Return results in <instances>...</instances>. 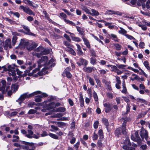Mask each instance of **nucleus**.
<instances>
[{
  "mask_svg": "<svg viewBox=\"0 0 150 150\" xmlns=\"http://www.w3.org/2000/svg\"><path fill=\"white\" fill-rule=\"evenodd\" d=\"M99 123V122L97 120L94 122L93 124V127L95 129H97L98 127Z\"/></svg>",
  "mask_w": 150,
  "mask_h": 150,
  "instance_id": "obj_60",
  "label": "nucleus"
},
{
  "mask_svg": "<svg viewBox=\"0 0 150 150\" xmlns=\"http://www.w3.org/2000/svg\"><path fill=\"white\" fill-rule=\"evenodd\" d=\"M22 26L24 29L26 31V34L33 36H35V34L30 32V30L27 26L23 25Z\"/></svg>",
  "mask_w": 150,
  "mask_h": 150,
  "instance_id": "obj_20",
  "label": "nucleus"
},
{
  "mask_svg": "<svg viewBox=\"0 0 150 150\" xmlns=\"http://www.w3.org/2000/svg\"><path fill=\"white\" fill-rule=\"evenodd\" d=\"M105 86L107 89L109 90L110 91L111 90V87L110 82L106 81L105 83Z\"/></svg>",
  "mask_w": 150,
  "mask_h": 150,
  "instance_id": "obj_29",
  "label": "nucleus"
},
{
  "mask_svg": "<svg viewBox=\"0 0 150 150\" xmlns=\"http://www.w3.org/2000/svg\"><path fill=\"white\" fill-rule=\"evenodd\" d=\"M51 127L52 129H50V131L52 132H56L57 131H59V129L58 127L54 125H51Z\"/></svg>",
  "mask_w": 150,
  "mask_h": 150,
  "instance_id": "obj_31",
  "label": "nucleus"
},
{
  "mask_svg": "<svg viewBox=\"0 0 150 150\" xmlns=\"http://www.w3.org/2000/svg\"><path fill=\"white\" fill-rule=\"evenodd\" d=\"M87 78L88 79L89 83L91 84L93 86L94 85V82L93 79L90 77L89 76H87Z\"/></svg>",
  "mask_w": 150,
  "mask_h": 150,
  "instance_id": "obj_39",
  "label": "nucleus"
},
{
  "mask_svg": "<svg viewBox=\"0 0 150 150\" xmlns=\"http://www.w3.org/2000/svg\"><path fill=\"white\" fill-rule=\"evenodd\" d=\"M20 9L22 10L23 11L30 15H35V13L28 6H24L21 5L20 6Z\"/></svg>",
  "mask_w": 150,
  "mask_h": 150,
  "instance_id": "obj_7",
  "label": "nucleus"
},
{
  "mask_svg": "<svg viewBox=\"0 0 150 150\" xmlns=\"http://www.w3.org/2000/svg\"><path fill=\"white\" fill-rule=\"evenodd\" d=\"M80 62H81L82 65H84L85 66H86L88 63V62L87 60L81 58L80 59Z\"/></svg>",
  "mask_w": 150,
  "mask_h": 150,
  "instance_id": "obj_36",
  "label": "nucleus"
},
{
  "mask_svg": "<svg viewBox=\"0 0 150 150\" xmlns=\"http://www.w3.org/2000/svg\"><path fill=\"white\" fill-rule=\"evenodd\" d=\"M12 34L13 35L12 38V45H14L17 39V36L19 35V34L15 32L12 31Z\"/></svg>",
  "mask_w": 150,
  "mask_h": 150,
  "instance_id": "obj_12",
  "label": "nucleus"
},
{
  "mask_svg": "<svg viewBox=\"0 0 150 150\" xmlns=\"http://www.w3.org/2000/svg\"><path fill=\"white\" fill-rule=\"evenodd\" d=\"M121 132L122 133V127H119L117 128L115 132V135H116L117 137H119V135H120Z\"/></svg>",
  "mask_w": 150,
  "mask_h": 150,
  "instance_id": "obj_26",
  "label": "nucleus"
},
{
  "mask_svg": "<svg viewBox=\"0 0 150 150\" xmlns=\"http://www.w3.org/2000/svg\"><path fill=\"white\" fill-rule=\"evenodd\" d=\"M15 69L13 67H12L11 65H8L7 67V69L9 71H11L12 73L11 75L13 76H15L16 75L15 73Z\"/></svg>",
  "mask_w": 150,
  "mask_h": 150,
  "instance_id": "obj_21",
  "label": "nucleus"
},
{
  "mask_svg": "<svg viewBox=\"0 0 150 150\" xmlns=\"http://www.w3.org/2000/svg\"><path fill=\"white\" fill-rule=\"evenodd\" d=\"M130 119L129 118L126 117L125 118H122V120L123 121L122 124V134L124 135H125L126 134V123L128 122L129 121Z\"/></svg>",
  "mask_w": 150,
  "mask_h": 150,
  "instance_id": "obj_9",
  "label": "nucleus"
},
{
  "mask_svg": "<svg viewBox=\"0 0 150 150\" xmlns=\"http://www.w3.org/2000/svg\"><path fill=\"white\" fill-rule=\"evenodd\" d=\"M79 100L80 106L81 107H82L84 106V101L83 97V95L81 93H80L79 94Z\"/></svg>",
  "mask_w": 150,
  "mask_h": 150,
  "instance_id": "obj_22",
  "label": "nucleus"
},
{
  "mask_svg": "<svg viewBox=\"0 0 150 150\" xmlns=\"http://www.w3.org/2000/svg\"><path fill=\"white\" fill-rule=\"evenodd\" d=\"M95 79L98 86L99 87H101V83L99 79L98 78H95Z\"/></svg>",
  "mask_w": 150,
  "mask_h": 150,
  "instance_id": "obj_63",
  "label": "nucleus"
},
{
  "mask_svg": "<svg viewBox=\"0 0 150 150\" xmlns=\"http://www.w3.org/2000/svg\"><path fill=\"white\" fill-rule=\"evenodd\" d=\"M114 46L115 47V49L117 50H120L122 47L121 45L118 44H116L114 45Z\"/></svg>",
  "mask_w": 150,
  "mask_h": 150,
  "instance_id": "obj_44",
  "label": "nucleus"
},
{
  "mask_svg": "<svg viewBox=\"0 0 150 150\" xmlns=\"http://www.w3.org/2000/svg\"><path fill=\"white\" fill-rule=\"evenodd\" d=\"M90 63L92 65H95L96 64V59L93 57L90 59Z\"/></svg>",
  "mask_w": 150,
  "mask_h": 150,
  "instance_id": "obj_48",
  "label": "nucleus"
},
{
  "mask_svg": "<svg viewBox=\"0 0 150 150\" xmlns=\"http://www.w3.org/2000/svg\"><path fill=\"white\" fill-rule=\"evenodd\" d=\"M103 105L105 107V111L106 113H108L110 112L112 109L111 105L109 103H107L103 102Z\"/></svg>",
  "mask_w": 150,
  "mask_h": 150,
  "instance_id": "obj_14",
  "label": "nucleus"
},
{
  "mask_svg": "<svg viewBox=\"0 0 150 150\" xmlns=\"http://www.w3.org/2000/svg\"><path fill=\"white\" fill-rule=\"evenodd\" d=\"M54 99L53 97L50 98V100L45 101L44 102L38 104L37 105L43 106L44 107L47 108L48 109H53L55 107V103L53 102H51V100Z\"/></svg>",
  "mask_w": 150,
  "mask_h": 150,
  "instance_id": "obj_3",
  "label": "nucleus"
},
{
  "mask_svg": "<svg viewBox=\"0 0 150 150\" xmlns=\"http://www.w3.org/2000/svg\"><path fill=\"white\" fill-rule=\"evenodd\" d=\"M50 53V50L48 49H44L43 48L42 51V53H40V54L41 55L47 54Z\"/></svg>",
  "mask_w": 150,
  "mask_h": 150,
  "instance_id": "obj_32",
  "label": "nucleus"
},
{
  "mask_svg": "<svg viewBox=\"0 0 150 150\" xmlns=\"http://www.w3.org/2000/svg\"><path fill=\"white\" fill-rule=\"evenodd\" d=\"M24 1V3L26 4H28L30 6H32L33 7L34 6L33 5V2L30 0H23Z\"/></svg>",
  "mask_w": 150,
  "mask_h": 150,
  "instance_id": "obj_41",
  "label": "nucleus"
},
{
  "mask_svg": "<svg viewBox=\"0 0 150 150\" xmlns=\"http://www.w3.org/2000/svg\"><path fill=\"white\" fill-rule=\"evenodd\" d=\"M111 36L112 38V40L115 42H118L119 40L118 39L116 35L114 34H111Z\"/></svg>",
  "mask_w": 150,
  "mask_h": 150,
  "instance_id": "obj_40",
  "label": "nucleus"
},
{
  "mask_svg": "<svg viewBox=\"0 0 150 150\" xmlns=\"http://www.w3.org/2000/svg\"><path fill=\"white\" fill-rule=\"evenodd\" d=\"M77 46L76 50L77 52V54L78 55H82L83 54V52L82 51L81 47L80 45L78 44H76Z\"/></svg>",
  "mask_w": 150,
  "mask_h": 150,
  "instance_id": "obj_23",
  "label": "nucleus"
},
{
  "mask_svg": "<svg viewBox=\"0 0 150 150\" xmlns=\"http://www.w3.org/2000/svg\"><path fill=\"white\" fill-rule=\"evenodd\" d=\"M48 135L52 138L57 139H59V137L56 134L50 133Z\"/></svg>",
  "mask_w": 150,
  "mask_h": 150,
  "instance_id": "obj_38",
  "label": "nucleus"
},
{
  "mask_svg": "<svg viewBox=\"0 0 150 150\" xmlns=\"http://www.w3.org/2000/svg\"><path fill=\"white\" fill-rule=\"evenodd\" d=\"M5 20L8 21L11 24H14L15 23V22L9 18H5Z\"/></svg>",
  "mask_w": 150,
  "mask_h": 150,
  "instance_id": "obj_54",
  "label": "nucleus"
},
{
  "mask_svg": "<svg viewBox=\"0 0 150 150\" xmlns=\"http://www.w3.org/2000/svg\"><path fill=\"white\" fill-rule=\"evenodd\" d=\"M98 137V134L95 132L93 133L92 138L93 140H96L97 139Z\"/></svg>",
  "mask_w": 150,
  "mask_h": 150,
  "instance_id": "obj_53",
  "label": "nucleus"
},
{
  "mask_svg": "<svg viewBox=\"0 0 150 150\" xmlns=\"http://www.w3.org/2000/svg\"><path fill=\"white\" fill-rule=\"evenodd\" d=\"M43 47L42 46H39L35 49V51L38 52H40L42 53Z\"/></svg>",
  "mask_w": 150,
  "mask_h": 150,
  "instance_id": "obj_61",
  "label": "nucleus"
},
{
  "mask_svg": "<svg viewBox=\"0 0 150 150\" xmlns=\"http://www.w3.org/2000/svg\"><path fill=\"white\" fill-rule=\"evenodd\" d=\"M140 135L142 139L144 138L146 141L148 139V132L143 127L142 128L139 132Z\"/></svg>",
  "mask_w": 150,
  "mask_h": 150,
  "instance_id": "obj_8",
  "label": "nucleus"
},
{
  "mask_svg": "<svg viewBox=\"0 0 150 150\" xmlns=\"http://www.w3.org/2000/svg\"><path fill=\"white\" fill-rule=\"evenodd\" d=\"M37 46V44L35 42H28L27 40L24 39H21L19 45V47L21 48H26L29 51L36 47Z\"/></svg>",
  "mask_w": 150,
  "mask_h": 150,
  "instance_id": "obj_1",
  "label": "nucleus"
},
{
  "mask_svg": "<svg viewBox=\"0 0 150 150\" xmlns=\"http://www.w3.org/2000/svg\"><path fill=\"white\" fill-rule=\"evenodd\" d=\"M143 64L147 69L148 70L150 71V67L149 66V62L147 61H144L143 63Z\"/></svg>",
  "mask_w": 150,
  "mask_h": 150,
  "instance_id": "obj_43",
  "label": "nucleus"
},
{
  "mask_svg": "<svg viewBox=\"0 0 150 150\" xmlns=\"http://www.w3.org/2000/svg\"><path fill=\"white\" fill-rule=\"evenodd\" d=\"M28 133L27 131L24 129H22L21 130V133L23 134H25V136L28 138L32 139L34 138L35 139H38L40 137V134L39 133H37V134H33V131L30 130H27Z\"/></svg>",
  "mask_w": 150,
  "mask_h": 150,
  "instance_id": "obj_4",
  "label": "nucleus"
},
{
  "mask_svg": "<svg viewBox=\"0 0 150 150\" xmlns=\"http://www.w3.org/2000/svg\"><path fill=\"white\" fill-rule=\"evenodd\" d=\"M142 6L143 9L146 11L147 9L150 8V0H148L146 4L142 3Z\"/></svg>",
  "mask_w": 150,
  "mask_h": 150,
  "instance_id": "obj_18",
  "label": "nucleus"
},
{
  "mask_svg": "<svg viewBox=\"0 0 150 150\" xmlns=\"http://www.w3.org/2000/svg\"><path fill=\"white\" fill-rule=\"evenodd\" d=\"M105 14L108 15L114 14L118 15L120 16L122 15V13L118 11H115L111 10H107L106 11Z\"/></svg>",
  "mask_w": 150,
  "mask_h": 150,
  "instance_id": "obj_19",
  "label": "nucleus"
},
{
  "mask_svg": "<svg viewBox=\"0 0 150 150\" xmlns=\"http://www.w3.org/2000/svg\"><path fill=\"white\" fill-rule=\"evenodd\" d=\"M92 13L91 12V15L92 16H98L99 15V12L94 9H92L91 10Z\"/></svg>",
  "mask_w": 150,
  "mask_h": 150,
  "instance_id": "obj_34",
  "label": "nucleus"
},
{
  "mask_svg": "<svg viewBox=\"0 0 150 150\" xmlns=\"http://www.w3.org/2000/svg\"><path fill=\"white\" fill-rule=\"evenodd\" d=\"M8 47L10 48H11L12 47L11 41V40L10 39H7L5 41L4 45V47L5 49H7Z\"/></svg>",
  "mask_w": 150,
  "mask_h": 150,
  "instance_id": "obj_17",
  "label": "nucleus"
},
{
  "mask_svg": "<svg viewBox=\"0 0 150 150\" xmlns=\"http://www.w3.org/2000/svg\"><path fill=\"white\" fill-rule=\"evenodd\" d=\"M72 40H73L74 41H76V42H80L81 40V39H80L79 38L76 37H72Z\"/></svg>",
  "mask_w": 150,
  "mask_h": 150,
  "instance_id": "obj_59",
  "label": "nucleus"
},
{
  "mask_svg": "<svg viewBox=\"0 0 150 150\" xmlns=\"http://www.w3.org/2000/svg\"><path fill=\"white\" fill-rule=\"evenodd\" d=\"M98 134L100 139H103L104 138V135L103 131L102 129H100L98 131Z\"/></svg>",
  "mask_w": 150,
  "mask_h": 150,
  "instance_id": "obj_33",
  "label": "nucleus"
},
{
  "mask_svg": "<svg viewBox=\"0 0 150 150\" xmlns=\"http://www.w3.org/2000/svg\"><path fill=\"white\" fill-rule=\"evenodd\" d=\"M124 143L125 144H127L128 146H129L131 145L129 139L127 137L125 140V142H124Z\"/></svg>",
  "mask_w": 150,
  "mask_h": 150,
  "instance_id": "obj_46",
  "label": "nucleus"
},
{
  "mask_svg": "<svg viewBox=\"0 0 150 150\" xmlns=\"http://www.w3.org/2000/svg\"><path fill=\"white\" fill-rule=\"evenodd\" d=\"M138 102L141 103H144L145 104L146 103V101L144 100L142 98H138L137 100Z\"/></svg>",
  "mask_w": 150,
  "mask_h": 150,
  "instance_id": "obj_57",
  "label": "nucleus"
},
{
  "mask_svg": "<svg viewBox=\"0 0 150 150\" xmlns=\"http://www.w3.org/2000/svg\"><path fill=\"white\" fill-rule=\"evenodd\" d=\"M47 95L45 93H42L40 95L37 96L35 97V100L37 102H39L42 101L41 98L43 97H46Z\"/></svg>",
  "mask_w": 150,
  "mask_h": 150,
  "instance_id": "obj_15",
  "label": "nucleus"
},
{
  "mask_svg": "<svg viewBox=\"0 0 150 150\" xmlns=\"http://www.w3.org/2000/svg\"><path fill=\"white\" fill-rule=\"evenodd\" d=\"M48 59V58L46 56H44L42 57L41 59L38 62L39 66L41 67L40 64L41 63H43L42 65L46 64V62L47 61Z\"/></svg>",
  "mask_w": 150,
  "mask_h": 150,
  "instance_id": "obj_13",
  "label": "nucleus"
},
{
  "mask_svg": "<svg viewBox=\"0 0 150 150\" xmlns=\"http://www.w3.org/2000/svg\"><path fill=\"white\" fill-rule=\"evenodd\" d=\"M67 23L69 24L75 26L76 24L75 23H74L72 21H69L68 20L66 19L64 21Z\"/></svg>",
  "mask_w": 150,
  "mask_h": 150,
  "instance_id": "obj_47",
  "label": "nucleus"
},
{
  "mask_svg": "<svg viewBox=\"0 0 150 150\" xmlns=\"http://www.w3.org/2000/svg\"><path fill=\"white\" fill-rule=\"evenodd\" d=\"M43 14L44 15V16L46 19L49 21V22L52 21V20L50 18L49 14L47 13L46 11H43Z\"/></svg>",
  "mask_w": 150,
  "mask_h": 150,
  "instance_id": "obj_27",
  "label": "nucleus"
},
{
  "mask_svg": "<svg viewBox=\"0 0 150 150\" xmlns=\"http://www.w3.org/2000/svg\"><path fill=\"white\" fill-rule=\"evenodd\" d=\"M62 10L65 12L68 15L73 16V15L68 11L67 10L65 9H63Z\"/></svg>",
  "mask_w": 150,
  "mask_h": 150,
  "instance_id": "obj_64",
  "label": "nucleus"
},
{
  "mask_svg": "<svg viewBox=\"0 0 150 150\" xmlns=\"http://www.w3.org/2000/svg\"><path fill=\"white\" fill-rule=\"evenodd\" d=\"M93 96L95 100L96 101H98V97L95 91L93 93Z\"/></svg>",
  "mask_w": 150,
  "mask_h": 150,
  "instance_id": "obj_52",
  "label": "nucleus"
},
{
  "mask_svg": "<svg viewBox=\"0 0 150 150\" xmlns=\"http://www.w3.org/2000/svg\"><path fill=\"white\" fill-rule=\"evenodd\" d=\"M127 89L125 86V81H124L122 83V92L123 93H126L127 92Z\"/></svg>",
  "mask_w": 150,
  "mask_h": 150,
  "instance_id": "obj_37",
  "label": "nucleus"
},
{
  "mask_svg": "<svg viewBox=\"0 0 150 150\" xmlns=\"http://www.w3.org/2000/svg\"><path fill=\"white\" fill-rule=\"evenodd\" d=\"M139 78L138 76L135 74H132V76L130 77V79L133 81L135 80H138Z\"/></svg>",
  "mask_w": 150,
  "mask_h": 150,
  "instance_id": "obj_35",
  "label": "nucleus"
},
{
  "mask_svg": "<svg viewBox=\"0 0 150 150\" xmlns=\"http://www.w3.org/2000/svg\"><path fill=\"white\" fill-rule=\"evenodd\" d=\"M131 139L133 141L140 142V138L139 136L138 132L136 131L134 134H133L131 137Z\"/></svg>",
  "mask_w": 150,
  "mask_h": 150,
  "instance_id": "obj_10",
  "label": "nucleus"
},
{
  "mask_svg": "<svg viewBox=\"0 0 150 150\" xmlns=\"http://www.w3.org/2000/svg\"><path fill=\"white\" fill-rule=\"evenodd\" d=\"M14 70H15V73L16 74V72L17 74L19 75H21L23 73L22 72L20 71L18 68L15 69Z\"/></svg>",
  "mask_w": 150,
  "mask_h": 150,
  "instance_id": "obj_62",
  "label": "nucleus"
},
{
  "mask_svg": "<svg viewBox=\"0 0 150 150\" xmlns=\"http://www.w3.org/2000/svg\"><path fill=\"white\" fill-rule=\"evenodd\" d=\"M102 123L106 126L108 132H109L110 131V128L109 127V123L108 120L105 118H103L102 120Z\"/></svg>",
  "mask_w": 150,
  "mask_h": 150,
  "instance_id": "obj_16",
  "label": "nucleus"
},
{
  "mask_svg": "<svg viewBox=\"0 0 150 150\" xmlns=\"http://www.w3.org/2000/svg\"><path fill=\"white\" fill-rule=\"evenodd\" d=\"M82 39L84 42V44L86 46V47L88 48H90L91 46L88 40L84 37H82Z\"/></svg>",
  "mask_w": 150,
  "mask_h": 150,
  "instance_id": "obj_25",
  "label": "nucleus"
},
{
  "mask_svg": "<svg viewBox=\"0 0 150 150\" xmlns=\"http://www.w3.org/2000/svg\"><path fill=\"white\" fill-rule=\"evenodd\" d=\"M13 137L14 138L12 140V141L13 142H17L19 141V137L18 136L13 135Z\"/></svg>",
  "mask_w": 150,
  "mask_h": 150,
  "instance_id": "obj_50",
  "label": "nucleus"
},
{
  "mask_svg": "<svg viewBox=\"0 0 150 150\" xmlns=\"http://www.w3.org/2000/svg\"><path fill=\"white\" fill-rule=\"evenodd\" d=\"M54 61V59H51L48 62V65L50 67L54 66V65H52L53 64H52V63Z\"/></svg>",
  "mask_w": 150,
  "mask_h": 150,
  "instance_id": "obj_58",
  "label": "nucleus"
},
{
  "mask_svg": "<svg viewBox=\"0 0 150 150\" xmlns=\"http://www.w3.org/2000/svg\"><path fill=\"white\" fill-rule=\"evenodd\" d=\"M76 28L77 31L80 33L81 34V35H83L84 32L83 28L77 26H76Z\"/></svg>",
  "mask_w": 150,
  "mask_h": 150,
  "instance_id": "obj_42",
  "label": "nucleus"
},
{
  "mask_svg": "<svg viewBox=\"0 0 150 150\" xmlns=\"http://www.w3.org/2000/svg\"><path fill=\"white\" fill-rule=\"evenodd\" d=\"M71 70V69L70 67H67L64 71L62 74L63 76H64V75H65L68 78H71L72 75L70 72V71Z\"/></svg>",
  "mask_w": 150,
  "mask_h": 150,
  "instance_id": "obj_11",
  "label": "nucleus"
},
{
  "mask_svg": "<svg viewBox=\"0 0 150 150\" xmlns=\"http://www.w3.org/2000/svg\"><path fill=\"white\" fill-rule=\"evenodd\" d=\"M117 68H118L120 69H124L125 67H126V65L124 64H117Z\"/></svg>",
  "mask_w": 150,
  "mask_h": 150,
  "instance_id": "obj_51",
  "label": "nucleus"
},
{
  "mask_svg": "<svg viewBox=\"0 0 150 150\" xmlns=\"http://www.w3.org/2000/svg\"><path fill=\"white\" fill-rule=\"evenodd\" d=\"M10 88L9 86H6V82L5 80H3L0 82V91H2L3 94L6 93Z\"/></svg>",
  "mask_w": 150,
  "mask_h": 150,
  "instance_id": "obj_6",
  "label": "nucleus"
},
{
  "mask_svg": "<svg viewBox=\"0 0 150 150\" xmlns=\"http://www.w3.org/2000/svg\"><path fill=\"white\" fill-rule=\"evenodd\" d=\"M41 93V92L40 91H37L28 95V93H25L21 96L17 101L19 103V104L20 105H21V103L25 99L29 98L35 95Z\"/></svg>",
  "mask_w": 150,
  "mask_h": 150,
  "instance_id": "obj_2",
  "label": "nucleus"
},
{
  "mask_svg": "<svg viewBox=\"0 0 150 150\" xmlns=\"http://www.w3.org/2000/svg\"><path fill=\"white\" fill-rule=\"evenodd\" d=\"M120 30L118 31L119 33L125 36L127 33V31L122 28L120 27Z\"/></svg>",
  "mask_w": 150,
  "mask_h": 150,
  "instance_id": "obj_28",
  "label": "nucleus"
},
{
  "mask_svg": "<svg viewBox=\"0 0 150 150\" xmlns=\"http://www.w3.org/2000/svg\"><path fill=\"white\" fill-rule=\"evenodd\" d=\"M128 39H129L130 40H132V39H133L134 40H135V39L133 37V36L128 35V34H126V35H125V36Z\"/></svg>",
  "mask_w": 150,
  "mask_h": 150,
  "instance_id": "obj_55",
  "label": "nucleus"
},
{
  "mask_svg": "<svg viewBox=\"0 0 150 150\" xmlns=\"http://www.w3.org/2000/svg\"><path fill=\"white\" fill-rule=\"evenodd\" d=\"M41 67V66H38V67L35 69L33 70L32 72V74H29L28 75L29 76H32L33 74L35 73L36 72V71H38L40 69V68Z\"/></svg>",
  "mask_w": 150,
  "mask_h": 150,
  "instance_id": "obj_49",
  "label": "nucleus"
},
{
  "mask_svg": "<svg viewBox=\"0 0 150 150\" xmlns=\"http://www.w3.org/2000/svg\"><path fill=\"white\" fill-rule=\"evenodd\" d=\"M21 144H25V145H20V148L21 149H25L26 150H34L35 149L34 144L33 143L28 142L24 141H21Z\"/></svg>",
  "mask_w": 150,
  "mask_h": 150,
  "instance_id": "obj_5",
  "label": "nucleus"
},
{
  "mask_svg": "<svg viewBox=\"0 0 150 150\" xmlns=\"http://www.w3.org/2000/svg\"><path fill=\"white\" fill-rule=\"evenodd\" d=\"M60 15L63 18V19L64 21H65V20H66V18H67V16L66 15L63 13H60Z\"/></svg>",
  "mask_w": 150,
  "mask_h": 150,
  "instance_id": "obj_56",
  "label": "nucleus"
},
{
  "mask_svg": "<svg viewBox=\"0 0 150 150\" xmlns=\"http://www.w3.org/2000/svg\"><path fill=\"white\" fill-rule=\"evenodd\" d=\"M67 50L69 53L73 55H75L76 54L75 52L72 48L68 47L67 49Z\"/></svg>",
  "mask_w": 150,
  "mask_h": 150,
  "instance_id": "obj_30",
  "label": "nucleus"
},
{
  "mask_svg": "<svg viewBox=\"0 0 150 150\" xmlns=\"http://www.w3.org/2000/svg\"><path fill=\"white\" fill-rule=\"evenodd\" d=\"M66 110L65 109L62 107H60L58 108L56 110V111L57 112H64Z\"/></svg>",
  "mask_w": 150,
  "mask_h": 150,
  "instance_id": "obj_45",
  "label": "nucleus"
},
{
  "mask_svg": "<svg viewBox=\"0 0 150 150\" xmlns=\"http://www.w3.org/2000/svg\"><path fill=\"white\" fill-rule=\"evenodd\" d=\"M84 70L85 71L87 72H91L92 71H94L96 69L94 67H84L83 68Z\"/></svg>",
  "mask_w": 150,
  "mask_h": 150,
  "instance_id": "obj_24",
  "label": "nucleus"
}]
</instances>
